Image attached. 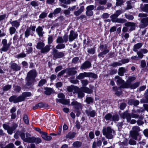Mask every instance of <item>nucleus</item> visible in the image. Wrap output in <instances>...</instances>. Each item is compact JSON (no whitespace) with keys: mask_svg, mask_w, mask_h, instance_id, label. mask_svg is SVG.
<instances>
[{"mask_svg":"<svg viewBox=\"0 0 148 148\" xmlns=\"http://www.w3.org/2000/svg\"><path fill=\"white\" fill-rule=\"evenodd\" d=\"M122 117L123 119L126 118L127 121L129 122L131 119V117L133 118L137 119L139 117V115L134 113L130 114L127 111H125L123 113Z\"/></svg>","mask_w":148,"mask_h":148,"instance_id":"nucleus-5","label":"nucleus"},{"mask_svg":"<svg viewBox=\"0 0 148 148\" xmlns=\"http://www.w3.org/2000/svg\"><path fill=\"white\" fill-rule=\"evenodd\" d=\"M124 25L126 26L123 27L122 29V31L124 33L127 32L128 30V28L127 27H131L130 29V30L132 31L135 29V23L133 22H128L125 23Z\"/></svg>","mask_w":148,"mask_h":148,"instance_id":"nucleus-7","label":"nucleus"},{"mask_svg":"<svg viewBox=\"0 0 148 148\" xmlns=\"http://www.w3.org/2000/svg\"><path fill=\"white\" fill-rule=\"evenodd\" d=\"M82 88L84 92L87 94H90L92 93L93 90L92 89L89 88L87 87H83L81 88Z\"/></svg>","mask_w":148,"mask_h":148,"instance_id":"nucleus-29","label":"nucleus"},{"mask_svg":"<svg viewBox=\"0 0 148 148\" xmlns=\"http://www.w3.org/2000/svg\"><path fill=\"white\" fill-rule=\"evenodd\" d=\"M128 103L129 105H133L134 106H136L139 104V102L137 100L131 99L128 101Z\"/></svg>","mask_w":148,"mask_h":148,"instance_id":"nucleus-24","label":"nucleus"},{"mask_svg":"<svg viewBox=\"0 0 148 148\" xmlns=\"http://www.w3.org/2000/svg\"><path fill=\"white\" fill-rule=\"evenodd\" d=\"M86 101L88 104H90L93 102V98L91 97H86Z\"/></svg>","mask_w":148,"mask_h":148,"instance_id":"nucleus-43","label":"nucleus"},{"mask_svg":"<svg viewBox=\"0 0 148 148\" xmlns=\"http://www.w3.org/2000/svg\"><path fill=\"white\" fill-rule=\"evenodd\" d=\"M10 22L12 27H14L16 28L18 27L20 25V21L19 20H15L12 21H10Z\"/></svg>","mask_w":148,"mask_h":148,"instance_id":"nucleus-22","label":"nucleus"},{"mask_svg":"<svg viewBox=\"0 0 148 148\" xmlns=\"http://www.w3.org/2000/svg\"><path fill=\"white\" fill-rule=\"evenodd\" d=\"M118 71V74L121 76H123L124 75V73L126 71V69L125 68L121 67L119 69Z\"/></svg>","mask_w":148,"mask_h":148,"instance_id":"nucleus-33","label":"nucleus"},{"mask_svg":"<svg viewBox=\"0 0 148 148\" xmlns=\"http://www.w3.org/2000/svg\"><path fill=\"white\" fill-rule=\"evenodd\" d=\"M102 131L103 135L105 136L106 138L108 139L113 138L115 133L114 131L110 127H108L106 128L103 127Z\"/></svg>","mask_w":148,"mask_h":148,"instance_id":"nucleus-2","label":"nucleus"},{"mask_svg":"<svg viewBox=\"0 0 148 148\" xmlns=\"http://www.w3.org/2000/svg\"><path fill=\"white\" fill-rule=\"evenodd\" d=\"M75 67L66 69V73L69 75H73L77 73V71L75 70Z\"/></svg>","mask_w":148,"mask_h":148,"instance_id":"nucleus-14","label":"nucleus"},{"mask_svg":"<svg viewBox=\"0 0 148 148\" xmlns=\"http://www.w3.org/2000/svg\"><path fill=\"white\" fill-rule=\"evenodd\" d=\"M109 51V50L106 49L104 50L103 52L100 53L98 55V56L99 57H101L103 55H105L108 53Z\"/></svg>","mask_w":148,"mask_h":148,"instance_id":"nucleus-51","label":"nucleus"},{"mask_svg":"<svg viewBox=\"0 0 148 148\" xmlns=\"http://www.w3.org/2000/svg\"><path fill=\"white\" fill-rule=\"evenodd\" d=\"M119 117L116 114H115L112 116V120L114 121H117L119 120Z\"/></svg>","mask_w":148,"mask_h":148,"instance_id":"nucleus-57","label":"nucleus"},{"mask_svg":"<svg viewBox=\"0 0 148 148\" xmlns=\"http://www.w3.org/2000/svg\"><path fill=\"white\" fill-rule=\"evenodd\" d=\"M37 76V73L35 70L30 71L27 74L26 80V85L28 86L32 85L34 84Z\"/></svg>","mask_w":148,"mask_h":148,"instance_id":"nucleus-1","label":"nucleus"},{"mask_svg":"<svg viewBox=\"0 0 148 148\" xmlns=\"http://www.w3.org/2000/svg\"><path fill=\"white\" fill-rule=\"evenodd\" d=\"M81 89L79 88V89L76 90L75 92L77 94V97L79 98H82L84 96V92L81 90Z\"/></svg>","mask_w":148,"mask_h":148,"instance_id":"nucleus-19","label":"nucleus"},{"mask_svg":"<svg viewBox=\"0 0 148 148\" xmlns=\"http://www.w3.org/2000/svg\"><path fill=\"white\" fill-rule=\"evenodd\" d=\"M68 41V36L67 35L65 34L63 36V38L62 36L58 37L56 40V42L57 43H63L64 42H66Z\"/></svg>","mask_w":148,"mask_h":148,"instance_id":"nucleus-10","label":"nucleus"},{"mask_svg":"<svg viewBox=\"0 0 148 148\" xmlns=\"http://www.w3.org/2000/svg\"><path fill=\"white\" fill-rule=\"evenodd\" d=\"M50 47L49 45H46L45 47H44L41 50V52L44 53L48 52L50 50Z\"/></svg>","mask_w":148,"mask_h":148,"instance_id":"nucleus-31","label":"nucleus"},{"mask_svg":"<svg viewBox=\"0 0 148 148\" xmlns=\"http://www.w3.org/2000/svg\"><path fill=\"white\" fill-rule=\"evenodd\" d=\"M102 143L100 140H99L97 142L94 141L92 145V148H96L97 146L98 147L100 146Z\"/></svg>","mask_w":148,"mask_h":148,"instance_id":"nucleus-30","label":"nucleus"},{"mask_svg":"<svg viewBox=\"0 0 148 148\" xmlns=\"http://www.w3.org/2000/svg\"><path fill=\"white\" fill-rule=\"evenodd\" d=\"M30 34V30L27 29L25 33V36L26 38H27Z\"/></svg>","mask_w":148,"mask_h":148,"instance_id":"nucleus-62","label":"nucleus"},{"mask_svg":"<svg viewBox=\"0 0 148 148\" xmlns=\"http://www.w3.org/2000/svg\"><path fill=\"white\" fill-rule=\"evenodd\" d=\"M95 8V6L93 5H89L86 7V14L88 16H92L93 15V12L92 10Z\"/></svg>","mask_w":148,"mask_h":148,"instance_id":"nucleus-9","label":"nucleus"},{"mask_svg":"<svg viewBox=\"0 0 148 148\" xmlns=\"http://www.w3.org/2000/svg\"><path fill=\"white\" fill-rule=\"evenodd\" d=\"M137 54L138 55V57L140 58H142L144 56L143 54L140 51H137Z\"/></svg>","mask_w":148,"mask_h":148,"instance_id":"nucleus-63","label":"nucleus"},{"mask_svg":"<svg viewBox=\"0 0 148 148\" xmlns=\"http://www.w3.org/2000/svg\"><path fill=\"white\" fill-rule=\"evenodd\" d=\"M115 78L117 79V82L118 83L120 84H122V85L125 83L124 80L122 79L121 77H120L119 76H116L115 77Z\"/></svg>","mask_w":148,"mask_h":148,"instance_id":"nucleus-40","label":"nucleus"},{"mask_svg":"<svg viewBox=\"0 0 148 148\" xmlns=\"http://www.w3.org/2000/svg\"><path fill=\"white\" fill-rule=\"evenodd\" d=\"M143 45V44L141 43L136 44L134 45L133 50L135 52H137L138 51V50Z\"/></svg>","mask_w":148,"mask_h":148,"instance_id":"nucleus-25","label":"nucleus"},{"mask_svg":"<svg viewBox=\"0 0 148 148\" xmlns=\"http://www.w3.org/2000/svg\"><path fill=\"white\" fill-rule=\"evenodd\" d=\"M76 134V133L74 132H69L66 134V137L67 138L72 139L74 138Z\"/></svg>","mask_w":148,"mask_h":148,"instance_id":"nucleus-32","label":"nucleus"},{"mask_svg":"<svg viewBox=\"0 0 148 148\" xmlns=\"http://www.w3.org/2000/svg\"><path fill=\"white\" fill-rule=\"evenodd\" d=\"M142 10L146 12H148V4H146L141 8Z\"/></svg>","mask_w":148,"mask_h":148,"instance_id":"nucleus-50","label":"nucleus"},{"mask_svg":"<svg viewBox=\"0 0 148 148\" xmlns=\"http://www.w3.org/2000/svg\"><path fill=\"white\" fill-rule=\"evenodd\" d=\"M47 81L45 79H42L38 83L39 86H43L46 82Z\"/></svg>","mask_w":148,"mask_h":148,"instance_id":"nucleus-60","label":"nucleus"},{"mask_svg":"<svg viewBox=\"0 0 148 148\" xmlns=\"http://www.w3.org/2000/svg\"><path fill=\"white\" fill-rule=\"evenodd\" d=\"M112 115L110 113H108L106 114L104 117V118L106 120H109L112 119Z\"/></svg>","mask_w":148,"mask_h":148,"instance_id":"nucleus-56","label":"nucleus"},{"mask_svg":"<svg viewBox=\"0 0 148 148\" xmlns=\"http://www.w3.org/2000/svg\"><path fill=\"white\" fill-rule=\"evenodd\" d=\"M116 5L117 6H121L124 2L123 0H116Z\"/></svg>","mask_w":148,"mask_h":148,"instance_id":"nucleus-47","label":"nucleus"},{"mask_svg":"<svg viewBox=\"0 0 148 148\" xmlns=\"http://www.w3.org/2000/svg\"><path fill=\"white\" fill-rule=\"evenodd\" d=\"M33 140H32V143H35L37 144H39L41 142V139L40 138H35L33 137Z\"/></svg>","mask_w":148,"mask_h":148,"instance_id":"nucleus-41","label":"nucleus"},{"mask_svg":"<svg viewBox=\"0 0 148 148\" xmlns=\"http://www.w3.org/2000/svg\"><path fill=\"white\" fill-rule=\"evenodd\" d=\"M86 113L89 116L93 117L96 115V112L94 110H87L86 111Z\"/></svg>","mask_w":148,"mask_h":148,"instance_id":"nucleus-23","label":"nucleus"},{"mask_svg":"<svg viewBox=\"0 0 148 148\" xmlns=\"http://www.w3.org/2000/svg\"><path fill=\"white\" fill-rule=\"evenodd\" d=\"M88 77L94 79H96L97 78V74L92 73H87V77Z\"/></svg>","mask_w":148,"mask_h":148,"instance_id":"nucleus-36","label":"nucleus"},{"mask_svg":"<svg viewBox=\"0 0 148 148\" xmlns=\"http://www.w3.org/2000/svg\"><path fill=\"white\" fill-rule=\"evenodd\" d=\"M12 87V86L10 85H7L4 86L2 88L3 91H6L10 90Z\"/></svg>","mask_w":148,"mask_h":148,"instance_id":"nucleus-46","label":"nucleus"},{"mask_svg":"<svg viewBox=\"0 0 148 148\" xmlns=\"http://www.w3.org/2000/svg\"><path fill=\"white\" fill-rule=\"evenodd\" d=\"M41 134V136L42 138L45 140L49 141L52 139V137L50 136H47V133L42 132Z\"/></svg>","mask_w":148,"mask_h":148,"instance_id":"nucleus-20","label":"nucleus"},{"mask_svg":"<svg viewBox=\"0 0 148 148\" xmlns=\"http://www.w3.org/2000/svg\"><path fill=\"white\" fill-rule=\"evenodd\" d=\"M17 57L18 58H23L26 56V54L23 52L17 55Z\"/></svg>","mask_w":148,"mask_h":148,"instance_id":"nucleus-58","label":"nucleus"},{"mask_svg":"<svg viewBox=\"0 0 148 148\" xmlns=\"http://www.w3.org/2000/svg\"><path fill=\"white\" fill-rule=\"evenodd\" d=\"M122 65V64L120 62H115L111 63L110 65L113 67H115L121 66Z\"/></svg>","mask_w":148,"mask_h":148,"instance_id":"nucleus-48","label":"nucleus"},{"mask_svg":"<svg viewBox=\"0 0 148 148\" xmlns=\"http://www.w3.org/2000/svg\"><path fill=\"white\" fill-rule=\"evenodd\" d=\"M52 54L53 55V59L54 60L62 58L64 56V53L63 52H58V50L55 49H53Z\"/></svg>","mask_w":148,"mask_h":148,"instance_id":"nucleus-8","label":"nucleus"},{"mask_svg":"<svg viewBox=\"0 0 148 148\" xmlns=\"http://www.w3.org/2000/svg\"><path fill=\"white\" fill-rule=\"evenodd\" d=\"M84 8V6H81L80 9L74 12V14L76 16H78L83 11Z\"/></svg>","mask_w":148,"mask_h":148,"instance_id":"nucleus-34","label":"nucleus"},{"mask_svg":"<svg viewBox=\"0 0 148 148\" xmlns=\"http://www.w3.org/2000/svg\"><path fill=\"white\" fill-rule=\"evenodd\" d=\"M53 91L52 89L51 88H47L45 92V93L47 95H50Z\"/></svg>","mask_w":148,"mask_h":148,"instance_id":"nucleus-44","label":"nucleus"},{"mask_svg":"<svg viewBox=\"0 0 148 148\" xmlns=\"http://www.w3.org/2000/svg\"><path fill=\"white\" fill-rule=\"evenodd\" d=\"M65 45L64 44L61 43L58 45L56 46V48L57 49H61L65 47Z\"/></svg>","mask_w":148,"mask_h":148,"instance_id":"nucleus-49","label":"nucleus"},{"mask_svg":"<svg viewBox=\"0 0 148 148\" xmlns=\"http://www.w3.org/2000/svg\"><path fill=\"white\" fill-rule=\"evenodd\" d=\"M61 11V9L60 8H58L54 10L53 12L54 15L56 14L59 13Z\"/></svg>","mask_w":148,"mask_h":148,"instance_id":"nucleus-64","label":"nucleus"},{"mask_svg":"<svg viewBox=\"0 0 148 148\" xmlns=\"http://www.w3.org/2000/svg\"><path fill=\"white\" fill-rule=\"evenodd\" d=\"M78 89V87L71 85L67 88V90L69 92H72L74 91L75 92L76 90Z\"/></svg>","mask_w":148,"mask_h":148,"instance_id":"nucleus-28","label":"nucleus"},{"mask_svg":"<svg viewBox=\"0 0 148 148\" xmlns=\"http://www.w3.org/2000/svg\"><path fill=\"white\" fill-rule=\"evenodd\" d=\"M10 102H13L14 103H16L22 101L20 96L18 97L16 95H13L9 98Z\"/></svg>","mask_w":148,"mask_h":148,"instance_id":"nucleus-11","label":"nucleus"},{"mask_svg":"<svg viewBox=\"0 0 148 148\" xmlns=\"http://www.w3.org/2000/svg\"><path fill=\"white\" fill-rule=\"evenodd\" d=\"M91 65V63L88 61L85 62L81 65L80 67V69H88L90 67Z\"/></svg>","mask_w":148,"mask_h":148,"instance_id":"nucleus-17","label":"nucleus"},{"mask_svg":"<svg viewBox=\"0 0 148 148\" xmlns=\"http://www.w3.org/2000/svg\"><path fill=\"white\" fill-rule=\"evenodd\" d=\"M139 85V82H137L132 84L125 83L121 86V87L123 88H130L131 89H134L138 87Z\"/></svg>","mask_w":148,"mask_h":148,"instance_id":"nucleus-6","label":"nucleus"},{"mask_svg":"<svg viewBox=\"0 0 148 148\" xmlns=\"http://www.w3.org/2000/svg\"><path fill=\"white\" fill-rule=\"evenodd\" d=\"M23 119L24 122L27 124H29V120L27 116L25 114H24L23 116Z\"/></svg>","mask_w":148,"mask_h":148,"instance_id":"nucleus-55","label":"nucleus"},{"mask_svg":"<svg viewBox=\"0 0 148 148\" xmlns=\"http://www.w3.org/2000/svg\"><path fill=\"white\" fill-rule=\"evenodd\" d=\"M141 24L139 25L140 28H143L148 25V17L144 18L141 20Z\"/></svg>","mask_w":148,"mask_h":148,"instance_id":"nucleus-12","label":"nucleus"},{"mask_svg":"<svg viewBox=\"0 0 148 148\" xmlns=\"http://www.w3.org/2000/svg\"><path fill=\"white\" fill-rule=\"evenodd\" d=\"M82 143L81 142L79 141L74 142L73 144V147L75 148H79L81 146Z\"/></svg>","mask_w":148,"mask_h":148,"instance_id":"nucleus-35","label":"nucleus"},{"mask_svg":"<svg viewBox=\"0 0 148 148\" xmlns=\"http://www.w3.org/2000/svg\"><path fill=\"white\" fill-rule=\"evenodd\" d=\"M44 27V26H43L42 27L39 26L36 29V31L37 34L40 37H42L45 33L43 31V28Z\"/></svg>","mask_w":148,"mask_h":148,"instance_id":"nucleus-16","label":"nucleus"},{"mask_svg":"<svg viewBox=\"0 0 148 148\" xmlns=\"http://www.w3.org/2000/svg\"><path fill=\"white\" fill-rule=\"evenodd\" d=\"M20 136L21 137V139L25 142L27 141L26 139V136L24 133H21L20 134Z\"/></svg>","mask_w":148,"mask_h":148,"instance_id":"nucleus-61","label":"nucleus"},{"mask_svg":"<svg viewBox=\"0 0 148 148\" xmlns=\"http://www.w3.org/2000/svg\"><path fill=\"white\" fill-rule=\"evenodd\" d=\"M0 146L1 148H15L14 144L12 143L9 144L4 147H2V144H0Z\"/></svg>","mask_w":148,"mask_h":148,"instance_id":"nucleus-42","label":"nucleus"},{"mask_svg":"<svg viewBox=\"0 0 148 148\" xmlns=\"http://www.w3.org/2000/svg\"><path fill=\"white\" fill-rule=\"evenodd\" d=\"M70 105L73 106L75 108L77 109H81L82 107V105L81 103L74 100L71 103Z\"/></svg>","mask_w":148,"mask_h":148,"instance_id":"nucleus-15","label":"nucleus"},{"mask_svg":"<svg viewBox=\"0 0 148 148\" xmlns=\"http://www.w3.org/2000/svg\"><path fill=\"white\" fill-rule=\"evenodd\" d=\"M10 44H8V45H3V47L1 48V50L4 51H7L10 46Z\"/></svg>","mask_w":148,"mask_h":148,"instance_id":"nucleus-54","label":"nucleus"},{"mask_svg":"<svg viewBox=\"0 0 148 148\" xmlns=\"http://www.w3.org/2000/svg\"><path fill=\"white\" fill-rule=\"evenodd\" d=\"M45 105L42 103H40L36 104L33 108L34 109H36L38 107L42 108L44 107Z\"/></svg>","mask_w":148,"mask_h":148,"instance_id":"nucleus-38","label":"nucleus"},{"mask_svg":"<svg viewBox=\"0 0 148 148\" xmlns=\"http://www.w3.org/2000/svg\"><path fill=\"white\" fill-rule=\"evenodd\" d=\"M9 31L10 34L12 35L15 33L16 31V29L14 27L12 26L10 28Z\"/></svg>","mask_w":148,"mask_h":148,"instance_id":"nucleus-52","label":"nucleus"},{"mask_svg":"<svg viewBox=\"0 0 148 148\" xmlns=\"http://www.w3.org/2000/svg\"><path fill=\"white\" fill-rule=\"evenodd\" d=\"M126 20L121 18H118L116 21V23H123L126 22Z\"/></svg>","mask_w":148,"mask_h":148,"instance_id":"nucleus-53","label":"nucleus"},{"mask_svg":"<svg viewBox=\"0 0 148 148\" xmlns=\"http://www.w3.org/2000/svg\"><path fill=\"white\" fill-rule=\"evenodd\" d=\"M44 46V43L42 42H40L37 43L36 47L38 49L41 50Z\"/></svg>","mask_w":148,"mask_h":148,"instance_id":"nucleus-37","label":"nucleus"},{"mask_svg":"<svg viewBox=\"0 0 148 148\" xmlns=\"http://www.w3.org/2000/svg\"><path fill=\"white\" fill-rule=\"evenodd\" d=\"M85 77H87V73L84 72L83 73H80L77 77V79H81Z\"/></svg>","mask_w":148,"mask_h":148,"instance_id":"nucleus-27","label":"nucleus"},{"mask_svg":"<svg viewBox=\"0 0 148 148\" xmlns=\"http://www.w3.org/2000/svg\"><path fill=\"white\" fill-rule=\"evenodd\" d=\"M32 95V94L30 92H23L20 97L21 98L22 101L25 100V98L29 97Z\"/></svg>","mask_w":148,"mask_h":148,"instance_id":"nucleus-18","label":"nucleus"},{"mask_svg":"<svg viewBox=\"0 0 148 148\" xmlns=\"http://www.w3.org/2000/svg\"><path fill=\"white\" fill-rule=\"evenodd\" d=\"M33 137H31V135L28 133L26 134V139L27 141L26 142L31 143L32 142V140H33Z\"/></svg>","mask_w":148,"mask_h":148,"instance_id":"nucleus-26","label":"nucleus"},{"mask_svg":"<svg viewBox=\"0 0 148 148\" xmlns=\"http://www.w3.org/2000/svg\"><path fill=\"white\" fill-rule=\"evenodd\" d=\"M136 79V77L134 76H129L128 77V79L126 83H131V82L134 81Z\"/></svg>","mask_w":148,"mask_h":148,"instance_id":"nucleus-39","label":"nucleus"},{"mask_svg":"<svg viewBox=\"0 0 148 148\" xmlns=\"http://www.w3.org/2000/svg\"><path fill=\"white\" fill-rule=\"evenodd\" d=\"M58 97L60 99H56L57 102H60L63 104L68 105L70 103L69 99H65V95L62 93L58 94Z\"/></svg>","mask_w":148,"mask_h":148,"instance_id":"nucleus-4","label":"nucleus"},{"mask_svg":"<svg viewBox=\"0 0 148 148\" xmlns=\"http://www.w3.org/2000/svg\"><path fill=\"white\" fill-rule=\"evenodd\" d=\"M81 83L84 86H87L88 84V81L87 79H84L81 80Z\"/></svg>","mask_w":148,"mask_h":148,"instance_id":"nucleus-59","label":"nucleus"},{"mask_svg":"<svg viewBox=\"0 0 148 148\" xmlns=\"http://www.w3.org/2000/svg\"><path fill=\"white\" fill-rule=\"evenodd\" d=\"M117 17L118 16H117L114 14L110 16V18H111L112 21L115 23H116V21L118 18H117Z\"/></svg>","mask_w":148,"mask_h":148,"instance_id":"nucleus-45","label":"nucleus"},{"mask_svg":"<svg viewBox=\"0 0 148 148\" xmlns=\"http://www.w3.org/2000/svg\"><path fill=\"white\" fill-rule=\"evenodd\" d=\"M77 35L76 32H75L73 30H71L69 35V41L71 42L73 41L77 37Z\"/></svg>","mask_w":148,"mask_h":148,"instance_id":"nucleus-13","label":"nucleus"},{"mask_svg":"<svg viewBox=\"0 0 148 148\" xmlns=\"http://www.w3.org/2000/svg\"><path fill=\"white\" fill-rule=\"evenodd\" d=\"M10 68L13 70L18 71L21 69V67L15 63H12L11 64Z\"/></svg>","mask_w":148,"mask_h":148,"instance_id":"nucleus-21","label":"nucleus"},{"mask_svg":"<svg viewBox=\"0 0 148 148\" xmlns=\"http://www.w3.org/2000/svg\"><path fill=\"white\" fill-rule=\"evenodd\" d=\"M140 131V127L137 126H134L132 128V130L130 132V135L133 139L136 140L137 136H138V132Z\"/></svg>","mask_w":148,"mask_h":148,"instance_id":"nucleus-3","label":"nucleus"}]
</instances>
